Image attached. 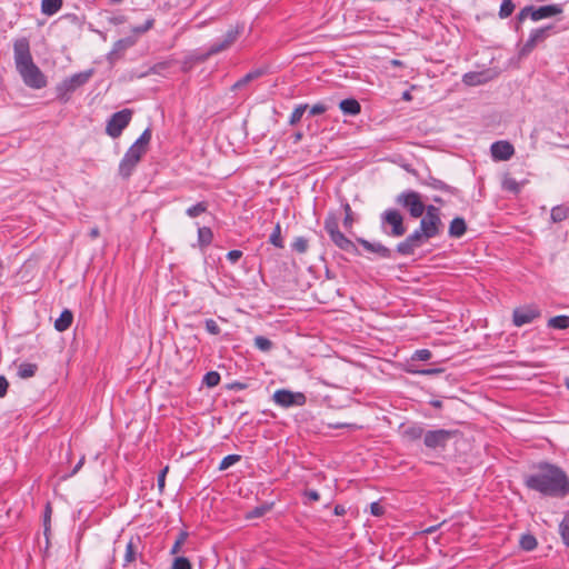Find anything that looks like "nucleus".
<instances>
[{"label":"nucleus","instance_id":"f257e3e1","mask_svg":"<svg viewBox=\"0 0 569 569\" xmlns=\"http://www.w3.org/2000/svg\"><path fill=\"white\" fill-rule=\"evenodd\" d=\"M531 469L532 472L523 477L527 489L551 498L563 499L569 496V476L560 466L539 461Z\"/></svg>","mask_w":569,"mask_h":569},{"label":"nucleus","instance_id":"f03ea898","mask_svg":"<svg viewBox=\"0 0 569 569\" xmlns=\"http://www.w3.org/2000/svg\"><path fill=\"white\" fill-rule=\"evenodd\" d=\"M323 228L328 233L331 242L340 250L360 256V251L356 243H359L366 251L376 254L381 259H391L393 257L392 250L382 244L381 242H371L362 237H356V242L348 238L339 229V213L336 210H330L323 222Z\"/></svg>","mask_w":569,"mask_h":569},{"label":"nucleus","instance_id":"7ed1b4c3","mask_svg":"<svg viewBox=\"0 0 569 569\" xmlns=\"http://www.w3.org/2000/svg\"><path fill=\"white\" fill-rule=\"evenodd\" d=\"M14 62L24 84L32 89H42L47 86V78L33 62L30 44L27 38H20L13 44Z\"/></svg>","mask_w":569,"mask_h":569},{"label":"nucleus","instance_id":"20e7f679","mask_svg":"<svg viewBox=\"0 0 569 569\" xmlns=\"http://www.w3.org/2000/svg\"><path fill=\"white\" fill-rule=\"evenodd\" d=\"M93 76V69L74 73L56 86V98L62 103L70 100L71 94L80 87L84 86Z\"/></svg>","mask_w":569,"mask_h":569},{"label":"nucleus","instance_id":"39448f33","mask_svg":"<svg viewBox=\"0 0 569 569\" xmlns=\"http://www.w3.org/2000/svg\"><path fill=\"white\" fill-rule=\"evenodd\" d=\"M381 231L392 238H400L406 234L407 227L402 213L396 208H388L380 214Z\"/></svg>","mask_w":569,"mask_h":569},{"label":"nucleus","instance_id":"423d86ee","mask_svg":"<svg viewBox=\"0 0 569 569\" xmlns=\"http://www.w3.org/2000/svg\"><path fill=\"white\" fill-rule=\"evenodd\" d=\"M460 435L459 430L453 429H430L427 430L423 445L426 449L433 453H442L447 450L449 441Z\"/></svg>","mask_w":569,"mask_h":569},{"label":"nucleus","instance_id":"0eeeda50","mask_svg":"<svg viewBox=\"0 0 569 569\" xmlns=\"http://www.w3.org/2000/svg\"><path fill=\"white\" fill-rule=\"evenodd\" d=\"M396 203L408 210L411 218H420L426 204L421 200V194L415 190H405L396 197Z\"/></svg>","mask_w":569,"mask_h":569},{"label":"nucleus","instance_id":"6e6552de","mask_svg":"<svg viewBox=\"0 0 569 569\" xmlns=\"http://www.w3.org/2000/svg\"><path fill=\"white\" fill-rule=\"evenodd\" d=\"M144 154V151L131 144L119 163V176L128 180Z\"/></svg>","mask_w":569,"mask_h":569},{"label":"nucleus","instance_id":"1a4fd4ad","mask_svg":"<svg viewBox=\"0 0 569 569\" xmlns=\"http://www.w3.org/2000/svg\"><path fill=\"white\" fill-rule=\"evenodd\" d=\"M133 111L131 109H122L114 112L107 122L106 132L111 138H118L122 131L129 126Z\"/></svg>","mask_w":569,"mask_h":569},{"label":"nucleus","instance_id":"9d476101","mask_svg":"<svg viewBox=\"0 0 569 569\" xmlns=\"http://www.w3.org/2000/svg\"><path fill=\"white\" fill-rule=\"evenodd\" d=\"M430 238L420 228L416 229L412 233L408 234L403 241H400L396 251L400 256H412L417 248L428 242Z\"/></svg>","mask_w":569,"mask_h":569},{"label":"nucleus","instance_id":"9b49d317","mask_svg":"<svg viewBox=\"0 0 569 569\" xmlns=\"http://www.w3.org/2000/svg\"><path fill=\"white\" fill-rule=\"evenodd\" d=\"M272 400L282 408L302 407L307 402L303 392H295L289 389H278L272 395Z\"/></svg>","mask_w":569,"mask_h":569},{"label":"nucleus","instance_id":"f8f14e48","mask_svg":"<svg viewBox=\"0 0 569 569\" xmlns=\"http://www.w3.org/2000/svg\"><path fill=\"white\" fill-rule=\"evenodd\" d=\"M553 29L555 27L552 24H548L531 30L529 38L519 49V56L522 58L530 54L539 43L543 42L550 36V32L553 31Z\"/></svg>","mask_w":569,"mask_h":569},{"label":"nucleus","instance_id":"ddd939ff","mask_svg":"<svg viewBox=\"0 0 569 569\" xmlns=\"http://www.w3.org/2000/svg\"><path fill=\"white\" fill-rule=\"evenodd\" d=\"M541 317V310L535 305H526L513 309L512 323L516 327L533 322Z\"/></svg>","mask_w":569,"mask_h":569},{"label":"nucleus","instance_id":"4468645a","mask_svg":"<svg viewBox=\"0 0 569 569\" xmlns=\"http://www.w3.org/2000/svg\"><path fill=\"white\" fill-rule=\"evenodd\" d=\"M244 26L243 24H236L234 27L230 28L226 34L223 36V39L221 41L214 42L211 44V52L220 53L222 51L228 50L240 37V34L243 32Z\"/></svg>","mask_w":569,"mask_h":569},{"label":"nucleus","instance_id":"2eb2a0df","mask_svg":"<svg viewBox=\"0 0 569 569\" xmlns=\"http://www.w3.org/2000/svg\"><path fill=\"white\" fill-rule=\"evenodd\" d=\"M530 13H531V20L532 21H540L542 19L552 18L556 16H559L563 12L562 4L560 3H551V4H545L540 7L529 6Z\"/></svg>","mask_w":569,"mask_h":569},{"label":"nucleus","instance_id":"dca6fc26","mask_svg":"<svg viewBox=\"0 0 569 569\" xmlns=\"http://www.w3.org/2000/svg\"><path fill=\"white\" fill-rule=\"evenodd\" d=\"M419 181L422 186L429 187L433 190H439L443 193L450 194V196L459 198V199L462 198V192L460 189H458L453 186H450V184L446 183L445 181H442L438 178H435L431 174H429L425 179H419Z\"/></svg>","mask_w":569,"mask_h":569},{"label":"nucleus","instance_id":"f3484780","mask_svg":"<svg viewBox=\"0 0 569 569\" xmlns=\"http://www.w3.org/2000/svg\"><path fill=\"white\" fill-rule=\"evenodd\" d=\"M490 152L495 161H507L515 154V147L507 140H498L491 144Z\"/></svg>","mask_w":569,"mask_h":569},{"label":"nucleus","instance_id":"a211bd4d","mask_svg":"<svg viewBox=\"0 0 569 569\" xmlns=\"http://www.w3.org/2000/svg\"><path fill=\"white\" fill-rule=\"evenodd\" d=\"M419 228L425 231L430 239L438 237L442 232L443 223L441 217H422Z\"/></svg>","mask_w":569,"mask_h":569},{"label":"nucleus","instance_id":"6ab92c4d","mask_svg":"<svg viewBox=\"0 0 569 569\" xmlns=\"http://www.w3.org/2000/svg\"><path fill=\"white\" fill-rule=\"evenodd\" d=\"M427 430L423 428L421 423L413 422L410 425H401L400 427V435L402 439L409 441V442H416L420 439H425Z\"/></svg>","mask_w":569,"mask_h":569},{"label":"nucleus","instance_id":"aec40b11","mask_svg":"<svg viewBox=\"0 0 569 569\" xmlns=\"http://www.w3.org/2000/svg\"><path fill=\"white\" fill-rule=\"evenodd\" d=\"M341 208L343 210L342 226L347 232L352 233L353 226L358 222L359 218L346 199L341 200Z\"/></svg>","mask_w":569,"mask_h":569},{"label":"nucleus","instance_id":"412c9836","mask_svg":"<svg viewBox=\"0 0 569 569\" xmlns=\"http://www.w3.org/2000/svg\"><path fill=\"white\" fill-rule=\"evenodd\" d=\"M490 79L488 71H470L462 76V82L469 87L483 84Z\"/></svg>","mask_w":569,"mask_h":569},{"label":"nucleus","instance_id":"4be33fe9","mask_svg":"<svg viewBox=\"0 0 569 569\" xmlns=\"http://www.w3.org/2000/svg\"><path fill=\"white\" fill-rule=\"evenodd\" d=\"M141 543V539L139 536L131 537L126 546L124 552V563L123 566H128L129 563L137 560L138 556H141L139 552V546Z\"/></svg>","mask_w":569,"mask_h":569},{"label":"nucleus","instance_id":"5701e85b","mask_svg":"<svg viewBox=\"0 0 569 569\" xmlns=\"http://www.w3.org/2000/svg\"><path fill=\"white\" fill-rule=\"evenodd\" d=\"M467 232V223L462 217H456L451 220L448 229L450 238L459 239Z\"/></svg>","mask_w":569,"mask_h":569},{"label":"nucleus","instance_id":"b1692460","mask_svg":"<svg viewBox=\"0 0 569 569\" xmlns=\"http://www.w3.org/2000/svg\"><path fill=\"white\" fill-rule=\"evenodd\" d=\"M263 74H264L263 69H261V68L253 69V70L249 71L248 73H246L243 77H241L237 82H234L231 87V90L232 91L240 90L243 87H246L248 83L260 78Z\"/></svg>","mask_w":569,"mask_h":569},{"label":"nucleus","instance_id":"393cba45","mask_svg":"<svg viewBox=\"0 0 569 569\" xmlns=\"http://www.w3.org/2000/svg\"><path fill=\"white\" fill-rule=\"evenodd\" d=\"M339 108L346 116H357L361 112V104L355 98L341 100L339 103Z\"/></svg>","mask_w":569,"mask_h":569},{"label":"nucleus","instance_id":"a878e982","mask_svg":"<svg viewBox=\"0 0 569 569\" xmlns=\"http://www.w3.org/2000/svg\"><path fill=\"white\" fill-rule=\"evenodd\" d=\"M405 370L408 373L420 375V376H435V375L442 373L445 371L443 368L420 369L418 367V365L412 361H407Z\"/></svg>","mask_w":569,"mask_h":569},{"label":"nucleus","instance_id":"bb28decb","mask_svg":"<svg viewBox=\"0 0 569 569\" xmlns=\"http://www.w3.org/2000/svg\"><path fill=\"white\" fill-rule=\"evenodd\" d=\"M73 321V313L69 309L62 310L59 318L54 321V328L59 332H63L70 328Z\"/></svg>","mask_w":569,"mask_h":569},{"label":"nucleus","instance_id":"cd10ccee","mask_svg":"<svg viewBox=\"0 0 569 569\" xmlns=\"http://www.w3.org/2000/svg\"><path fill=\"white\" fill-rule=\"evenodd\" d=\"M217 54V52H211V46L206 52L193 51L189 56L186 57L183 64H194V63H203L210 57Z\"/></svg>","mask_w":569,"mask_h":569},{"label":"nucleus","instance_id":"c85d7f7f","mask_svg":"<svg viewBox=\"0 0 569 569\" xmlns=\"http://www.w3.org/2000/svg\"><path fill=\"white\" fill-rule=\"evenodd\" d=\"M569 218V207L566 204H558L551 209L550 219L555 223H559Z\"/></svg>","mask_w":569,"mask_h":569},{"label":"nucleus","instance_id":"c756f323","mask_svg":"<svg viewBox=\"0 0 569 569\" xmlns=\"http://www.w3.org/2000/svg\"><path fill=\"white\" fill-rule=\"evenodd\" d=\"M213 240V232L209 227L198 228V244L201 249H206Z\"/></svg>","mask_w":569,"mask_h":569},{"label":"nucleus","instance_id":"7c9ffc66","mask_svg":"<svg viewBox=\"0 0 569 569\" xmlns=\"http://www.w3.org/2000/svg\"><path fill=\"white\" fill-rule=\"evenodd\" d=\"M62 7V0H42L41 12L46 16H53Z\"/></svg>","mask_w":569,"mask_h":569},{"label":"nucleus","instance_id":"2f4dec72","mask_svg":"<svg viewBox=\"0 0 569 569\" xmlns=\"http://www.w3.org/2000/svg\"><path fill=\"white\" fill-rule=\"evenodd\" d=\"M559 535L563 545L569 548V510L563 512V518L559 523Z\"/></svg>","mask_w":569,"mask_h":569},{"label":"nucleus","instance_id":"473e14b6","mask_svg":"<svg viewBox=\"0 0 569 569\" xmlns=\"http://www.w3.org/2000/svg\"><path fill=\"white\" fill-rule=\"evenodd\" d=\"M38 371V365L31 362H22L18 367V377L21 379H28L33 377Z\"/></svg>","mask_w":569,"mask_h":569},{"label":"nucleus","instance_id":"72a5a7b5","mask_svg":"<svg viewBox=\"0 0 569 569\" xmlns=\"http://www.w3.org/2000/svg\"><path fill=\"white\" fill-rule=\"evenodd\" d=\"M548 327L558 330H566L569 328V316L559 315L548 320Z\"/></svg>","mask_w":569,"mask_h":569},{"label":"nucleus","instance_id":"f704fd0d","mask_svg":"<svg viewBox=\"0 0 569 569\" xmlns=\"http://www.w3.org/2000/svg\"><path fill=\"white\" fill-rule=\"evenodd\" d=\"M152 131L150 128H146L140 137L132 143V146L139 148L147 153L149 143L151 141Z\"/></svg>","mask_w":569,"mask_h":569},{"label":"nucleus","instance_id":"c9c22d12","mask_svg":"<svg viewBox=\"0 0 569 569\" xmlns=\"http://www.w3.org/2000/svg\"><path fill=\"white\" fill-rule=\"evenodd\" d=\"M519 546L525 551H532L537 548L538 541L532 533H523L520 537Z\"/></svg>","mask_w":569,"mask_h":569},{"label":"nucleus","instance_id":"e433bc0d","mask_svg":"<svg viewBox=\"0 0 569 569\" xmlns=\"http://www.w3.org/2000/svg\"><path fill=\"white\" fill-rule=\"evenodd\" d=\"M132 44H133V41L130 38L119 39L118 41L114 42L113 48H112L111 52L108 56V59L110 61H112L113 56L124 51L126 49H128Z\"/></svg>","mask_w":569,"mask_h":569},{"label":"nucleus","instance_id":"4c0bfd02","mask_svg":"<svg viewBox=\"0 0 569 569\" xmlns=\"http://www.w3.org/2000/svg\"><path fill=\"white\" fill-rule=\"evenodd\" d=\"M527 19H531V13H530L529 6L523 7L515 17L513 29H515L516 32L520 31L522 23Z\"/></svg>","mask_w":569,"mask_h":569},{"label":"nucleus","instance_id":"58836bf2","mask_svg":"<svg viewBox=\"0 0 569 569\" xmlns=\"http://www.w3.org/2000/svg\"><path fill=\"white\" fill-rule=\"evenodd\" d=\"M269 242L278 249L284 248V241L281 236V226L279 222L276 223L271 234L269 236Z\"/></svg>","mask_w":569,"mask_h":569},{"label":"nucleus","instance_id":"ea45409f","mask_svg":"<svg viewBox=\"0 0 569 569\" xmlns=\"http://www.w3.org/2000/svg\"><path fill=\"white\" fill-rule=\"evenodd\" d=\"M208 207H209V203L207 201H199L196 204L189 207L186 210V213L190 218H196V217H199L200 214L207 212Z\"/></svg>","mask_w":569,"mask_h":569},{"label":"nucleus","instance_id":"a19ab883","mask_svg":"<svg viewBox=\"0 0 569 569\" xmlns=\"http://www.w3.org/2000/svg\"><path fill=\"white\" fill-rule=\"evenodd\" d=\"M308 109V104L307 103H301V104H298L296 106V108L293 109L291 116L289 117V124L290 126H296L300 122L302 116L305 114V112L307 111Z\"/></svg>","mask_w":569,"mask_h":569},{"label":"nucleus","instance_id":"79ce46f5","mask_svg":"<svg viewBox=\"0 0 569 569\" xmlns=\"http://www.w3.org/2000/svg\"><path fill=\"white\" fill-rule=\"evenodd\" d=\"M254 346L262 352H269L273 348V342L264 336L254 337Z\"/></svg>","mask_w":569,"mask_h":569},{"label":"nucleus","instance_id":"37998d69","mask_svg":"<svg viewBox=\"0 0 569 569\" xmlns=\"http://www.w3.org/2000/svg\"><path fill=\"white\" fill-rule=\"evenodd\" d=\"M515 3L512 0H503L500 4L498 16L500 19L509 18L515 11Z\"/></svg>","mask_w":569,"mask_h":569},{"label":"nucleus","instance_id":"c03bdc74","mask_svg":"<svg viewBox=\"0 0 569 569\" xmlns=\"http://www.w3.org/2000/svg\"><path fill=\"white\" fill-rule=\"evenodd\" d=\"M221 377L220 373L217 371H208L202 379V382L208 388H213L220 383Z\"/></svg>","mask_w":569,"mask_h":569},{"label":"nucleus","instance_id":"a18cd8bd","mask_svg":"<svg viewBox=\"0 0 569 569\" xmlns=\"http://www.w3.org/2000/svg\"><path fill=\"white\" fill-rule=\"evenodd\" d=\"M502 189L513 194H518L521 191V184L513 178H506L502 181Z\"/></svg>","mask_w":569,"mask_h":569},{"label":"nucleus","instance_id":"49530a36","mask_svg":"<svg viewBox=\"0 0 569 569\" xmlns=\"http://www.w3.org/2000/svg\"><path fill=\"white\" fill-rule=\"evenodd\" d=\"M271 507H272V505H268V503L257 506L251 511L248 512L247 518H249V519L260 518V517L264 516L271 509Z\"/></svg>","mask_w":569,"mask_h":569},{"label":"nucleus","instance_id":"de8ad7c7","mask_svg":"<svg viewBox=\"0 0 569 569\" xmlns=\"http://www.w3.org/2000/svg\"><path fill=\"white\" fill-rule=\"evenodd\" d=\"M189 533L186 531V530H181L177 538H176V541L170 550V553L171 555H176L178 552H180L181 550V546L184 543V541L187 540Z\"/></svg>","mask_w":569,"mask_h":569},{"label":"nucleus","instance_id":"09e8293b","mask_svg":"<svg viewBox=\"0 0 569 569\" xmlns=\"http://www.w3.org/2000/svg\"><path fill=\"white\" fill-rule=\"evenodd\" d=\"M171 569H192V563L187 557L179 556L173 559Z\"/></svg>","mask_w":569,"mask_h":569},{"label":"nucleus","instance_id":"8fccbe9b","mask_svg":"<svg viewBox=\"0 0 569 569\" xmlns=\"http://www.w3.org/2000/svg\"><path fill=\"white\" fill-rule=\"evenodd\" d=\"M308 239L305 237H298L295 239V241L291 243V248L293 251L298 253H305L308 250Z\"/></svg>","mask_w":569,"mask_h":569},{"label":"nucleus","instance_id":"3c124183","mask_svg":"<svg viewBox=\"0 0 569 569\" xmlns=\"http://www.w3.org/2000/svg\"><path fill=\"white\" fill-rule=\"evenodd\" d=\"M432 357V353L430 350L428 349H419V350H416L410 360L409 361H412V362H417V361H428L429 359H431Z\"/></svg>","mask_w":569,"mask_h":569},{"label":"nucleus","instance_id":"603ef678","mask_svg":"<svg viewBox=\"0 0 569 569\" xmlns=\"http://www.w3.org/2000/svg\"><path fill=\"white\" fill-rule=\"evenodd\" d=\"M240 460H241L240 455H228L221 460V462L219 465V470H226L229 467H231L232 465L239 462Z\"/></svg>","mask_w":569,"mask_h":569},{"label":"nucleus","instance_id":"864d4df0","mask_svg":"<svg viewBox=\"0 0 569 569\" xmlns=\"http://www.w3.org/2000/svg\"><path fill=\"white\" fill-rule=\"evenodd\" d=\"M154 19L148 18L143 24L132 27L131 31L137 34H142L153 28Z\"/></svg>","mask_w":569,"mask_h":569},{"label":"nucleus","instance_id":"5fc2aeb1","mask_svg":"<svg viewBox=\"0 0 569 569\" xmlns=\"http://www.w3.org/2000/svg\"><path fill=\"white\" fill-rule=\"evenodd\" d=\"M204 327L210 335L218 336L221 332V329L216 322V320L211 318L204 320Z\"/></svg>","mask_w":569,"mask_h":569},{"label":"nucleus","instance_id":"6e6d98bb","mask_svg":"<svg viewBox=\"0 0 569 569\" xmlns=\"http://www.w3.org/2000/svg\"><path fill=\"white\" fill-rule=\"evenodd\" d=\"M307 110H309V117H311L325 113L328 110V107L322 102H318L310 108L308 107Z\"/></svg>","mask_w":569,"mask_h":569},{"label":"nucleus","instance_id":"4d7b16f0","mask_svg":"<svg viewBox=\"0 0 569 569\" xmlns=\"http://www.w3.org/2000/svg\"><path fill=\"white\" fill-rule=\"evenodd\" d=\"M302 495L306 498V500H305L306 505L309 502L318 501L320 499L319 492L315 489H306Z\"/></svg>","mask_w":569,"mask_h":569},{"label":"nucleus","instance_id":"13d9d810","mask_svg":"<svg viewBox=\"0 0 569 569\" xmlns=\"http://www.w3.org/2000/svg\"><path fill=\"white\" fill-rule=\"evenodd\" d=\"M168 469L169 467H164L158 475V479H157V486H158V489L160 492L163 491L164 489V486H166V475L168 472Z\"/></svg>","mask_w":569,"mask_h":569},{"label":"nucleus","instance_id":"bf43d9fd","mask_svg":"<svg viewBox=\"0 0 569 569\" xmlns=\"http://www.w3.org/2000/svg\"><path fill=\"white\" fill-rule=\"evenodd\" d=\"M425 217H441L440 208L435 204L426 206Z\"/></svg>","mask_w":569,"mask_h":569},{"label":"nucleus","instance_id":"052dcab7","mask_svg":"<svg viewBox=\"0 0 569 569\" xmlns=\"http://www.w3.org/2000/svg\"><path fill=\"white\" fill-rule=\"evenodd\" d=\"M243 256V252L241 250H238V249H234V250H230L228 253H227V259L231 262V263H236L238 262V260L241 259V257Z\"/></svg>","mask_w":569,"mask_h":569},{"label":"nucleus","instance_id":"680f3d73","mask_svg":"<svg viewBox=\"0 0 569 569\" xmlns=\"http://www.w3.org/2000/svg\"><path fill=\"white\" fill-rule=\"evenodd\" d=\"M370 512L372 516L380 517L385 513V509L379 502L375 501L370 505Z\"/></svg>","mask_w":569,"mask_h":569},{"label":"nucleus","instance_id":"e2e57ef3","mask_svg":"<svg viewBox=\"0 0 569 569\" xmlns=\"http://www.w3.org/2000/svg\"><path fill=\"white\" fill-rule=\"evenodd\" d=\"M9 388V382L4 376L0 375V398L6 397Z\"/></svg>","mask_w":569,"mask_h":569},{"label":"nucleus","instance_id":"0e129e2a","mask_svg":"<svg viewBox=\"0 0 569 569\" xmlns=\"http://www.w3.org/2000/svg\"><path fill=\"white\" fill-rule=\"evenodd\" d=\"M51 515H52V507H51L50 502H47V505L44 507V512H43V525H50Z\"/></svg>","mask_w":569,"mask_h":569},{"label":"nucleus","instance_id":"69168bd1","mask_svg":"<svg viewBox=\"0 0 569 569\" xmlns=\"http://www.w3.org/2000/svg\"><path fill=\"white\" fill-rule=\"evenodd\" d=\"M83 463H84V456H82L80 458V460L77 462V465L72 468V470L67 476L63 477V479L74 476L82 468Z\"/></svg>","mask_w":569,"mask_h":569},{"label":"nucleus","instance_id":"338daca9","mask_svg":"<svg viewBox=\"0 0 569 569\" xmlns=\"http://www.w3.org/2000/svg\"><path fill=\"white\" fill-rule=\"evenodd\" d=\"M230 390H243L247 388V385L240 381H233L227 386Z\"/></svg>","mask_w":569,"mask_h":569},{"label":"nucleus","instance_id":"774afa93","mask_svg":"<svg viewBox=\"0 0 569 569\" xmlns=\"http://www.w3.org/2000/svg\"><path fill=\"white\" fill-rule=\"evenodd\" d=\"M335 515L337 516H343L346 513V509L341 505H336L333 509Z\"/></svg>","mask_w":569,"mask_h":569}]
</instances>
